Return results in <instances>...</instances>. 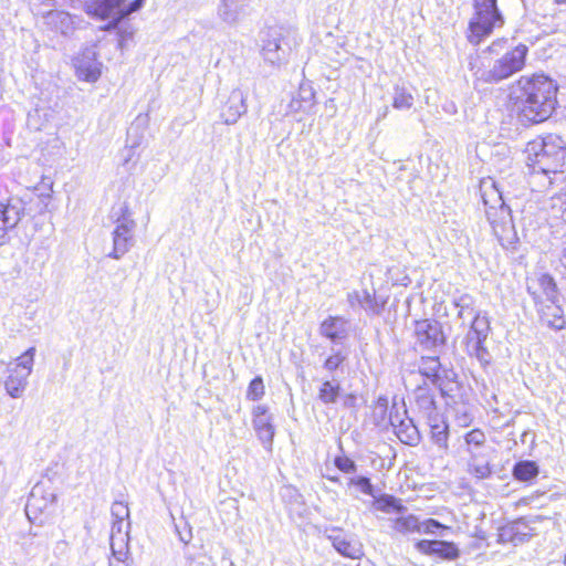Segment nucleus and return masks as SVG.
Masks as SVG:
<instances>
[{"instance_id":"23","label":"nucleus","mask_w":566,"mask_h":566,"mask_svg":"<svg viewBox=\"0 0 566 566\" xmlns=\"http://www.w3.org/2000/svg\"><path fill=\"white\" fill-rule=\"evenodd\" d=\"M347 302L352 308H364L371 314H379L380 307L376 301L375 293L367 290L361 292L353 291L347 294Z\"/></svg>"},{"instance_id":"32","label":"nucleus","mask_w":566,"mask_h":566,"mask_svg":"<svg viewBox=\"0 0 566 566\" xmlns=\"http://www.w3.org/2000/svg\"><path fill=\"white\" fill-rule=\"evenodd\" d=\"M538 465L534 461L517 462L513 468V476L518 481H531L538 475Z\"/></svg>"},{"instance_id":"13","label":"nucleus","mask_w":566,"mask_h":566,"mask_svg":"<svg viewBox=\"0 0 566 566\" xmlns=\"http://www.w3.org/2000/svg\"><path fill=\"white\" fill-rule=\"evenodd\" d=\"M250 0H220L218 18L228 25H235L249 13Z\"/></svg>"},{"instance_id":"22","label":"nucleus","mask_w":566,"mask_h":566,"mask_svg":"<svg viewBox=\"0 0 566 566\" xmlns=\"http://www.w3.org/2000/svg\"><path fill=\"white\" fill-rule=\"evenodd\" d=\"M415 400L419 411L426 417V419L430 416L439 415L437 411L434 396L427 382L417 386L415 390Z\"/></svg>"},{"instance_id":"11","label":"nucleus","mask_w":566,"mask_h":566,"mask_svg":"<svg viewBox=\"0 0 566 566\" xmlns=\"http://www.w3.org/2000/svg\"><path fill=\"white\" fill-rule=\"evenodd\" d=\"M75 75L83 82H96L102 74V64L93 52H82L73 60Z\"/></svg>"},{"instance_id":"3","label":"nucleus","mask_w":566,"mask_h":566,"mask_svg":"<svg viewBox=\"0 0 566 566\" xmlns=\"http://www.w3.org/2000/svg\"><path fill=\"white\" fill-rule=\"evenodd\" d=\"M497 0H473L474 13L469 22L468 40L478 45L490 36L494 29L504 24V18L497 8Z\"/></svg>"},{"instance_id":"31","label":"nucleus","mask_w":566,"mask_h":566,"mask_svg":"<svg viewBox=\"0 0 566 566\" xmlns=\"http://www.w3.org/2000/svg\"><path fill=\"white\" fill-rule=\"evenodd\" d=\"M415 104V97L403 85L396 84L392 88V107L397 111H408Z\"/></svg>"},{"instance_id":"14","label":"nucleus","mask_w":566,"mask_h":566,"mask_svg":"<svg viewBox=\"0 0 566 566\" xmlns=\"http://www.w3.org/2000/svg\"><path fill=\"white\" fill-rule=\"evenodd\" d=\"M415 547L421 554L436 555L447 560H454L460 556V551L453 542L421 539L416 543Z\"/></svg>"},{"instance_id":"37","label":"nucleus","mask_w":566,"mask_h":566,"mask_svg":"<svg viewBox=\"0 0 566 566\" xmlns=\"http://www.w3.org/2000/svg\"><path fill=\"white\" fill-rule=\"evenodd\" d=\"M471 329L473 333L479 334L482 338H488L490 331V322L486 316H481L479 313H474Z\"/></svg>"},{"instance_id":"27","label":"nucleus","mask_w":566,"mask_h":566,"mask_svg":"<svg viewBox=\"0 0 566 566\" xmlns=\"http://www.w3.org/2000/svg\"><path fill=\"white\" fill-rule=\"evenodd\" d=\"M373 507L387 514H405L407 512V507L401 503V500L389 494L375 497Z\"/></svg>"},{"instance_id":"16","label":"nucleus","mask_w":566,"mask_h":566,"mask_svg":"<svg viewBox=\"0 0 566 566\" xmlns=\"http://www.w3.org/2000/svg\"><path fill=\"white\" fill-rule=\"evenodd\" d=\"M247 113V104L243 92L233 90L222 109L221 116L228 125L235 124L238 119Z\"/></svg>"},{"instance_id":"42","label":"nucleus","mask_w":566,"mask_h":566,"mask_svg":"<svg viewBox=\"0 0 566 566\" xmlns=\"http://www.w3.org/2000/svg\"><path fill=\"white\" fill-rule=\"evenodd\" d=\"M112 515L115 518V523H120L126 520L129 515L128 506L123 501H115L111 507Z\"/></svg>"},{"instance_id":"34","label":"nucleus","mask_w":566,"mask_h":566,"mask_svg":"<svg viewBox=\"0 0 566 566\" xmlns=\"http://www.w3.org/2000/svg\"><path fill=\"white\" fill-rule=\"evenodd\" d=\"M34 353L35 348L30 347L22 355H20L15 360V370L21 368V374L28 377L32 371Z\"/></svg>"},{"instance_id":"48","label":"nucleus","mask_w":566,"mask_h":566,"mask_svg":"<svg viewBox=\"0 0 566 566\" xmlns=\"http://www.w3.org/2000/svg\"><path fill=\"white\" fill-rule=\"evenodd\" d=\"M503 43H504V41H502V40L494 41V42H493V43L488 48V50H489L490 52H495V51H496V48H497V46H501Z\"/></svg>"},{"instance_id":"24","label":"nucleus","mask_w":566,"mask_h":566,"mask_svg":"<svg viewBox=\"0 0 566 566\" xmlns=\"http://www.w3.org/2000/svg\"><path fill=\"white\" fill-rule=\"evenodd\" d=\"M20 221V212L10 201H0V240Z\"/></svg>"},{"instance_id":"39","label":"nucleus","mask_w":566,"mask_h":566,"mask_svg":"<svg viewBox=\"0 0 566 566\" xmlns=\"http://www.w3.org/2000/svg\"><path fill=\"white\" fill-rule=\"evenodd\" d=\"M406 418H408V416L405 403L398 406L394 402L389 412V422L394 429L396 430L400 426V422L405 421Z\"/></svg>"},{"instance_id":"50","label":"nucleus","mask_w":566,"mask_h":566,"mask_svg":"<svg viewBox=\"0 0 566 566\" xmlns=\"http://www.w3.org/2000/svg\"><path fill=\"white\" fill-rule=\"evenodd\" d=\"M557 3H565L566 4V0H555Z\"/></svg>"},{"instance_id":"2","label":"nucleus","mask_w":566,"mask_h":566,"mask_svg":"<svg viewBox=\"0 0 566 566\" xmlns=\"http://www.w3.org/2000/svg\"><path fill=\"white\" fill-rule=\"evenodd\" d=\"M480 189L485 206V214L494 235L504 249H515L517 234L513 224L511 209L505 205L502 192L493 180L482 181Z\"/></svg>"},{"instance_id":"19","label":"nucleus","mask_w":566,"mask_h":566,"mask_svg":"<svg viewBox=\"0 0 566 566\" xmlns=\"http://www.w3.org/2000/svg\"><path fill=\"white\" fill-rule=\"evenodd\" d=\"M492 452H494V450L491 447L483 451L472 450L469 460V472L478 479L489 478L492 474L490 467Z\"/></svg>"},{"instance_id":"49","label":"nucleus","mask_w":566,"mask_h":566,"mask_svg":"<svg viewBox=\"0 0 566 566\" xmlns=\"http://www.w3.org/2000/svg\"><path fill=\"white\" fill-rule=\"evenodd\" d=\"M560 218H562V219L565 221V223H566V206L562 209Z\"/></svg>"},{"instance_id":"33","label":"nucleus","mask_w":566,"mask_h":566,"mask_svg":"<svg viewBox=\"0 0 566 566\" xmlns=\"http://www.w3.org/2000/svg\"><path fill=\"white\" fill-rule=\"evenodd\" d=\"M465 443L468 446V452L472 453V450L483 451L488 450L489 447H485V434L480 429H473L468 432L464 437Z\"/></svg>"},{"instance_id":"40","label":"nucleus","mask_w":566,"mask_h":566,"mask_svg":"<svg viewBox=\"0 0 566 566\" xmlns=\"http://www.w3.org/2000/svg\"><path fill=\"white\" fill-rule=\"evenodd\" d=\"M264 395V384L263 379L258 376L253 378L249 385L248 391H247V398L249 400L255 401L263 397Z\"/></svg>"},{"instance_id":"46","label":"nucleus","mask_w":566,"mask_h":566,"mask_svg":"<svg viewBox=\"0 0 566 566\" xmlns=\"http://www.w3.org/2000/svg\"><path fill=\"white\" fill-rule=\"evenodd\" d=\"M355 403H356V396L353 395V394H347L345 397H344V401H343V405L345 408H354L355 407Z\"/></svg>"},{"instance_id":"15","label":"nucleus","mask_w":566,"mask_h":566,"mask_svg":"<svg viewBox=\"0 0 566 566\" xmlns=\"http://www.w3.org/2000/svg\"><path fill=\"white\" fill-rule=\"evenodd\" d=\"M326 532L327 538L332 542L334 548L345 557L359 558L361 553V545L357 541L347 539L339 528H331Z\"/></svg>"},{"instance_id":"21","label":"nucleus","mask_w":566,"mask_h":566,"mask_svg":"<svg viewBox=\"0 0 566 566\" xmlns=\"http://www.w3.org/2000/svg\"><path fill=\"white\" fill-rule=\"evenodd\" d=\"M430 427V437L432 442L442 451L448 450L449 426L444 418L439 413L427 418Z\"/></svg>"},{"instance_id":"44","label":"nucleus","mask_w":566,"mask_h":566,"mask_svg":"<svg viewBox=\"0 0 566 566\" xmlns=\"http://www.w3.org/2000/svg\"><path fill=\"white\" fill-rule=\"evenodd\" d=\"M334 463L344 473H354L357 470L356 463L347 457H336Z\"/></svg>"},{"instance_id":"1","label":"nucleus","mask_w":566,"mask_h":566,"mask_svg":"<svg viewBox=\"0 0 566 566\" xmlns=\"http://www.w3.org/2000/svg\"><path fill=\"white\" fill-rule=\"evenodd\" d=\"M556 92L553 80L543 74L522 76L514 91L518 120L530 125L548 119L555 109Z\"/></svg>"},{"instance_id":"5","label":"nucleus","mask_w":566,"mask_h":566,"mask_svg":"<svg viewBox=\"0 0 566 566\" xmlns=\"http://www.w3.org/2000/svg\"><path fill=\"white\" fill-rule=\"evenodd\" d=\"M261 54L265 62L281 65L287 61L292 48L297 44L294 30L285 27H271L262 32Z\"/></svg>"},{"instance_id":"26","label":"nucleus","mask_w":566,"mask_h":566,"mask_svg":"<svg viewBox=\"0 0 566 566\" xmlns=\"http://www.w3.org/2000/svg\"><path fill=\"white\" fill-rule=\"evenodd\" d=\"M440 367L441 364L438 357H422L419 364V373L442 391L441 377L439 376Z\"/></svg>"},{"instance_id":"38","label":"nucleus","mask_w":566,"mask_h":566,"mask_svg":"<svg viewBox=\"0 0 566 566\" xmlns=\"http://www.w3.org/2000/svg\"><path fill=\"white\" fill-rule=\"evenodd\" d=\"M455 307L459 308V317L463 318L464 314L473 315L475 312L472 307L473 297L470 294H462L454 300Z\"/></svg>"},{"instance_id":"18","label":"nucleus","mask_w":566,"mask_h":566,"mask_svg":"<svg viewBox=\"0 0 566 566\" xmlns=\"http://www.w3.org/2000/svg\"><path fill=\"white\" fill-rule=\"evenodd\" d=\"M527 166L532 168L533 172L548 175L557 172L563 166L565 160L558 157V154L553 156H544L543 154H526Z\"/></svg>"},{"instance_id":"6","label":"nucleus","mask_w":566,"mask_h":566,"mask_svg":"<svg viewBox=\"0 0 566 566\" xmlns=\"http://www.w3.org/2000/svg\"><path fill=\"white\" fill-rule=\"evenodd\" d=\"M127 0H90L85 4V12L101 20L112 19L117 23L129 13L136 11L142 0H133L127 3Z\"/></svg>"},{"instance_id":"4","label":"nucleus","mask_w":566,"mask_h":566,"mask_svg":"<svg viewBox=\"0 0 566 566\" xmlns=\"http://www.w3.org/2000/svg\"><path fill=\"white\" fill-rule=\"evenodd\" d=\"M528 54L525 44H517L496 59L490 69H478L474 72L475 82L488 84L499 83L523 70Z\"/></svg>"},{"instance_id":"41","label":"nucleus","mask_w":566,"mask_h":566,"mask_svg":"<svg viewBox=\"0 0 566 566\" xmlns=\"http://www.w3.org/2000/svg\"><path fill=\"white\" fill-rule=\"evenodd\" d=\"M421 525V533L430 534V535H438V531H444L449 530L450 527L447 525L441 524L439 521L434 518H427L422 522H420ZM439 535H442L439 533Z\"/></svg>"},{"instance_id":"47","label":"nucleus","mask_w":566,"mask_h":566,"mask_svg":"<svg viewBox=\"0 0 566 566\" xmlns=\"http://www.w3.org/2000/svg\"><path fill=\"white\" fill-rule=\"evenodd\" d=\"M560 262L563 266L566 269V241L563 243V249L560 252Z\"/></svg>"},{"instance_id":"45","label":"nucleus","mask_w":566,"mask_h":566,"mask_svg":"<svg viewBox=\"0 0 566 566\" xmlns=\"http://www.w3.org/2000/svg\"><path fill=\"white\" fill-rule=\"evenodd\" d=\"M376 409H379L381 417H385L388 409V399L386 397H379L377 400Z\"/></svg>"},{"instance_id":"28","label":"nucleus","mask_w":566,"mask_h":566,"mask_svg":"<svg viewBox=\"0 0 566 566\" xmlns=\"http://www.w3.org/2000/svg\"><path fill=\"white\" fill-rule=\"evenodd\" d=\"M399 516L390 518L392 528L403 535L409 533H421V525L419 518L413 514H398Z\"/></svg>"},{"instance_id":"25","label":"nucleus","mask_w":566,"mask_h":566,"mask_svg":"<svg viewBox=\"0 0 566 566\" xmlns=\"http://www.w3.org/2000/svg\"><path fill=\"white\" fill-rule=\"evenodd\" d=\"M528 285H533L534 289L538 291L542 295V301L545 303L552 301H559V294L557 291L556 283L554 279L548 274H541L536 281H532V283H527Z\"/></svg>"},{"instance_id":"10","label":"nucleus","mask_w":566,"mask_h":566,"mask_svg":"<svg viewBox=\"0 0 566 566\" xmlns=\"http://www.w3.org/2000/svg\"><path fill=\"white\" fill-rule=\"evenodd\" d=\"M253 428L268 451L272 450L274 427L272 424V416L264 405H258L252 410Z\"/></svg>"},{"instance_id":"36","label":"nucleus","mask_w":566,"mask_h":566,"mask_svg":"<svg viewBox=\"0 0 566 566\" xmlns=\"http://www.w3.org/2000/svg\"><path fill=\"white\" fill-rule=\"evenodd\" d=\"M347 359V353L343 350H333V353L325 359L323 368L329 373L337 370L340 365Z\"/></svg>"},{"instance_id":"20","label":"nucleus","mask_w":566,"mask_h":566,"mask_svg":"<svg viewBox=\"0 0 566 566\" xmlns=\"http://www.w3.org/2000/svg\"><path fill=\"white\" fill-rule=\"evenodd\" d=\"M485 340L486 338H482L479 334L473 333L471 328L464 339L467 353L475 357L482 366H488L492 359L490 352L484 346Z\"/></svg>"},{"instance_id":"12","label":"nucleus","mask_w":566,"mask_h":566,"mask_svg":"<svg viewBox=\"0 0 566 566\" xmlns=\"http://www.w3.org/2000/svg\"><path fill=\"white\" fill-rule=\"evenodd\" d=\"M526 154H543L544 156H554L558 154L560 159L566 158V143L557 135H547L543 138L530 142L525 149Z\"/></svg>"},{"instance_id":"51","label":"nucleus","mask_w":566,"mask_h":566,"mask_svg":"<svg viewBox=\"0 0 566 566\" xmlns=\"http://www.w3.org/2000/svg\"><path fill=\"white\" fill-rule=\"evenodd\" d=\"M564 563L566 564V555H565V560H564Z\"/></svg>"},{"instance_id":"9","label":"nucleus","mask_w":566,"mask_h":566,"mask_svg":"<svg viewBox=\"0 0 566 566\" xmlns=\"http://www.w3.org/2000/svg\"><path fill=\"white\" fill-rule=\"evenodd\" d=\"M545 520L542 515H536L531 518L521 517L502 530L500 534L503 542H511L514 545L523 544L536 534L532 523Z\"/></svg>"},{"instance_id":"7","label":"nucleus","mask_w":566,"mask_h":566,"mask_svg":"<svg viewBox=\"0 0 566 566\" xmlns=\"http://www.w3.org/2000/svg\"><path fill=\"white\" fill-rule=\"evenodd\" d=\"M413 334L417 345L422 349L432 350L446 343L442 325L436 319L416 321Z\"/></svg>"},{"instance_id":"29","label":"nucleus","mask_w":566,"mask_h":566,"mask_svg":"<svg viewBox=\"0 0 566 566\" xmlns=\"http://www.w3.org/2000/svg\"><path fill=\"white\" fill-rule=\"evenodd\" d=\"M395 433L405 444L417 446L420 442V432L410 418H406L405 421H401L400 426L395 430Z\"/></svg>"},{"instance_id":"35","label":"nucleus","mask_w":566,"mask_h":566,"mask_svg":"<svg viewBox=\"0 0 566 566\" xmlns=\"http://www.w3.org/2000/svg\"><path fill=\"white\" fill-rule=\"evenodd\" d=\"M25 379H27V376H24L22 374H20L17 377L9 375L6 380V389H7L8 394L14 398L19 397L25 387V384H27Z\"/></svg>"},{"instance_id":"8","label":"nucleus","mask_w":566,"mask_h":566,"mask_svg":"<svg viewBox=\"0 0 566 566\" xmlns=\"http://www.w3.org/2000/svg\"><path fill=\"white\" fill-rule=\"evenodd\" d=\"M527 292L534 300L541 321L549 328H564L566 322L564 318V311L559 305V301L545 303L542 301V295L536 289H534L533 285L527 286Z\"/></svg>"},{"instance_id":"43","label":"nucleus","mask_w":566,"mask_h":566,"mask_svg":"<svg viewBox=\"0 0 566 566\" xmlns=\"http://www.w3.org/2000/svg\"><path fill=\"white\" fill-rule=\"evenodd\" d=\"M350 485H356L360 491L367 495L374 496V486L370 480L366 476L352 478L349 481Z\"/></svg>"},{"instance_id":"17","label":"nucleus","mask_w":566,"mask_h":566,"mask_svg":"<svg viewBox=\"0 0 566 566\" xmlns=\"http://www.w3.org/2000/svg\"><path fill=\"white\" fill-rule=\"evenodd\" d=\"M319 334L333 343H342L348 336L347 321L342 316H328L319 325Z\"/></svg>"},{"instance_id":"30","label":"nucleus","mask_w":566,"mask_h":566,"mask_svg":"<svg viewBox=\"0 0 566 566\" xmlns=\"http://www.w3.org/2000/svg\"><path fill=\"white\" fill-rule=\"evenodd\" d=\"M340 384L335 379L323 380L317 392V398L324 405L336 403L340 396Z\"/></svg>"}]
</instances>
